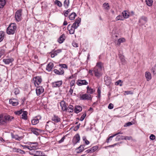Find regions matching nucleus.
Instances as JSON below:
<instances>
[{"label": "nucleus", "mask_w": 156, "mask_h": 156, "mask_svg": "<svg viewBox=\"0 0 156 156\" xmlns=\"http://www.w3.org/2000/svg\"><path fill=\"white\" fill-rule=\"evenodd\" d=\"M132 137L131 136H125V140H132Z\"/></svg>", "instance_id": "052dcab7"}, {"label": "nucleus", "mask_w": 156, "mask_h": 156, "mask_svg": "<svg viewBox=\"0 0 156 156\" xmlns=\"http://www.w3.org/2000/svg\"><path fill=\"white\" fill-rule=\"evenodd\" d=\"M122 82V81L120 80H119L115 83V85H119L120 86H122V84L121 83H120Z\"/></svg>", "instance_id": "6e6d98bb"}, {"label": "nucleus", "mask_w": 156, "mask_h": 156, "mask_svg": "<svg viewBox=\"0 0 156 156\" xmlns=\"http://www.w3.org/2000/svg\"><path fill=\"white\" fill-rule=\"evenodd\" d=\"M27 112L26 111H23L22 113L21 118L24 120H26L27 119Z\"/></svg>", "instance_id": "6ab92c4d"}, {"label": "nucleus", "mask_w": 156, "mask_h": 156, "mask_svg": "<svg viewBox=\"0 0 156 156\" xmlns=\"http://www.w3.org/2000/svg\"><path fill=\"white\" fill-rule=\"evenodd\" d=\"M84 145H81L78 148L79 151H78V153H80L83 151L84 149Z\"/></svg>", "instance_id": "ea45409f"}, {"label": "nucleus", "mask_w": 156, "mask_h": 156, "mask_svg": "<svg viewBox=\"0 0 156 156\" xmlns=\"http://www.w3.org/2000/svg\"><path fill=\"white\" fill-rule=\"evenodd\" d=\"M62 83V80L58 81L52 83V86L53 87H59L60 86Z\"/></svg>", "instance_id": "0eeeda50"}, {"label": "nucleus", "mask_w": 156, "mask_h": 156, "mask_svg": "<svg viewBox=\"0 0 156 156\" xmlns=\"http://www.w3.org/2000/svg\"><path fill=\"white\" fill-rule=\"evenodd\" d=\"M73 108H74L73 105H70L67 108V110L66 112H68L69 113H71L73 111Z\"/></svg>", "instance_id": "c85d7f7f"}, {"label": "nucleus", "mask_w": 156, "mask_h": 156, "mask_svg": "<svg viewBox=\"0 0 156 156\" xmlns=\"http://www.w3.org/2000/svg\"><path fill=\"white\" fill-rule=\"evenodd\" d=\"M80 18H78L77 19H76L75 22L71 26H72V27H73L75 28L76 29L79 26V24L80 23Z\"/></svg>", "instance_id": "1a4fd4ad"}, {"label": "nucleus", "mask_w": 156, "mask_h": 156, "mask_svg": "<svg viewBox=\"0 0 156 156\" xmlns=\"http://www.w3.org/2000/svg\"><path fill=\"white\" fill-rule=\"evenodd\" d=\"M15 149L16 150L15 151H16V152H19L21 154H25V151L23 150H21L20 149L16 148Z\"/></svg>", "instance_id": "37998d69"}, {"label": "nucleus", "mask_w": 156, "mask_h": 156, "mask_svg": "<svg viewBox=\"0 0 156 156\" xmlns=\"http://www.w3.org/2000/svg\"><path fill=\"white\" fill-rule=\"evenodd\" d=\"M77 84L79 86H82L87 85L88 83L85 80H78L77 81Z\"/></svg>", "instance_id": "9b49d317"}, {"label": "nucleus", "mask_w": 156, "mask_h": 156, "mask_svg": "<svg viewBox=\"0 0 156 156\" xmlns=\"http://www.w3.org/2000/svg\"><path fill=\"white\" fill-rule=\"evenodd\" d=\"M80 100H90L92 99L91 95L90 94H80Z\"/></svg>", "instance_id": "f03ea898"}, {"label": "nucleus", "mask_w": 156, "mask_h": 156, "mask_svg": "<svg viewBox=\"0 0 156 156\" xmlns=\"http://www.w3.org/2000/svg\"><path fill=\"white\" fill-rule=\"evenodd\" d=\"M95 68H97L98 69L102 70V64L101 62H98L97 63L96 66Z\"/></svg>", "instance_id": "c756f323"}, {"label": "nucleus", "mask_w": 156, "mask_h": 156, "mask_svg": "<svg viewBox=\"0 0 156 156\" xmlns=\"http://www.w3.org/2000/svg\"><path fill=\"white\" fill-rule=\"evenodd\" d=\"M147 5L149 6H151L152 5L153 1L152 0H146Z\"/></svg>", "instance_id": "473e14b6"}, {"label": "nucleus", "mask_w": 156, "mask_h": 156, "mask_svg": "<svg viewBox=\"0 0 156 156\" xmlns=\"http://www.w3.org/2000/svg\"><path fill=\"white\" fill-rule=\"evenodd\" d=\"M75 83V81L74 80H72L71 81L70 83V86L72 88V87L74 85Z\"/></svg>", "instance_id": "bf43d9fd"}, {"label": "nucleus", "mask_w": 156, "mask_h": 156, "mask_svg": "<svg viewBox=\"0 0 156 156\" xmlns=\"http://www.w3.org/2000/svg\"><path fill=\"white\" fill-rule=\"evenodd\" d=\"M120 135L117 136L115 139V140L116 141H119L120 140Z\"/></svg>", "instance_id": "338daca9"}, {"label": "nucleus", "mask_w": 156, "mask_h": 156, "mask_svg": "<svg viewBox=\"0 0 156 156\" xmlns=\"http://www.w3.org/2000/svg\"><path fill=\"white\" fill-rule=\"evenodd\" d=\"M31 131L34 134L38 135H39L41 131L40 129L37 128H33L31 129Z\"/></svg>", "instance_id": "f3484780"}, {"label": "nucleus", "mask_w": 156, "mask_h": 156, "mask_svg": "<svg viewBox=\"0 0 156 156\" xmlns=\"http://www.w3.org/2000/svg\"><path fill=\"white\" fill-rule=\"evenodd\" d=\"M11 136L12 138L18 140H20L22 138V136H19L17 135H14L13 134H11Z\"/></svg>", "instance_id": "393cba45"}, {"label": "nucleus", "mask_w": 156, "mask_h": 156, "mask_svg": "<svg viewBox=\"0 0 156 156\" xmlns=\"http://www.w3.org/2000/svg\"><path fill=\"white\" fill-rule=\"evenodd\" d=\"M70 11V9H68L66 11H64V12L65 16L66 17L67 16L68 14Z\"/></svg>", "instance_id": "8fccbe9b"}, {"label": "nucleus", "mask_w": 156, "mask_h": 156, "mask_svg": "<svg viewBox=\"0 0 156 156\" xmlns=\"http://www.w3.org/2000/svg\"><path fill=\"white\" fill-rule=\"evenodd\" d=\"M53 66L54 64L52 62H49L48 63L46 69L49 72L50 71L53 67Z\"/></svg>", "instance_id": "4be33fe9"}, {"label": "nucleus", "mask_w": 156, "mask_h": 156, "mask_svg": "<svg viewBox=\"0 0 156 156\" xmlns=\"http://www.w3.org/2000/svg\"><path fill=\"white\" fill-rule=\"evenodd\" d=\"M59 66L60 67V68H62L63 69V68L67 69V66L65 64H59Z\"/></svg>", "instance_id": "49530a36"}, {"label": "nucleus", "mask_w": 156, "mask_h": 156, "mask_svg": "<svg viewBox=\"0 0 156 156\" xmlns=\"http://www.w3.org/2000/svg\"><path fill=\"white\" fill-rule=\"evenodd\" d=\"M69 0H65L64 2V5L66 8H67L69 5Z\"/></svg>", "instance_id": "2f4dec72"}, {"label": "nucleus", "mask_w": 156, "mask_h": 156, "mask_svg": "<svg viewBox=\"0 0 156 156\" xmlns=\"http://www.w3.org/2000/svg\"><path fill=\"white\" fill-rule=\"evenodd\" d=\"M41 119L40 116L35 117L31 120V123L33 125H35L39 122V120Z\"/></svg>", "instance_id": "423d86ee"}, {"label": "nucleus", "mask_w": 156, "mask_h": 156, "mask_svg": "<svg viewBox=\"0 0 156 156\" xmlns=\"http://www.w3.org/2000/svg\"><path fill=\"white\" fill-rule=\"evenodd\" d=\"M141 20H143L145 23H146L147 21V17H146L145 16H143L141 17L139 20V22H140V23L141 22Z\"/></svg>", "instance_id": "e433bc0d"}, {"label": "nucleus", "mask_w": 156, "mask_h": 156, "mask_svg": "<svg viewBox=\"0 0 156 156\" xmlns=\"http://www.w3.org/2000/svg\"><path fill=\"white\" fill-rule=\"evenodd\" d=\"M67 29L69 31V33L70 34H73L75 32V30L76 29L73 27H72V26L70 24H69L68 26Z\"/></svg>", "instance_id": "ddd939ff"}, {"label": "nucleus", "mask_w": 156, "mask_h": 156, "mask_svg": "<svg viewBox=\"0 0 156 156\" xmlns=\"http://www.w3.org/2000/svg\"><path fill=\"white\" fill-rule=\"evenodd\" d=\"M61 120V119L56 115H54L52 118V120L55 123H57L60 122Z\"/></svg>", "instance_id": "2eb2a0df"}, {"label": "nucleus", "mask_w": 156, "mask_h": 156, "mask_svg": "<svg viewBox=\"0 0 156 156\" xmlns=\"http://www.w3.org/2000/svg\"><path fill=\"white\" fill-rule=\"evenodd\" d=\"M76 14L75 12H73L71 13L69 16V18L70 20H73L74 19Z\"/></svg>", "instance_id": "7c9ffc66"}, {"label": "nucleus", "mask_w": 156, "mask_h": 156, "mask_svg": "<svg viewBox=\"0 0 156 156\" xmlns=\"http://www.w3.org/2000/svg\"><path fill=\"white\" fill-rule=\"evenodd\" d=\"M119 57L120 58L123 64L125 63L126 62V61L124 58V56H123L121 53H120V52L119 51Z\"/></svg>", "instance_id": "a878e982"}, {"label": "nucleus", "mask_w": 156, "mask_h": 156, "mask_svg": "<svg viewBox=\"0 0 156 156\" xmlns=\"http://www.w3.org/2000/svg\"><path fill=\"white\" fill-rule=\"evenodd\" d=\"M124 18L123 16L119 15L116 17L115 20L117 21L119 20H124Z\"/></svg>", "instance_id": "4c0bfd02"}, {"label": "nucleus", "mask_w": 156, "mask_h": 156, "mask_svg": "<svg viewBox=\"0 0 156 156\" xmlns=\"http://www.w3.org/2000/svg\"><path fill=\"white\" fill-rule=\"evenodd\" d=\"M32 150L34 149H37L38 148V145H34L31 146Z\"/></svg>", "instance_id": "69168bd1"}, {"label": "nucleus", "mask_w": 156, "mask_h": 156, "mask_svg": "<svg viewBox=\"0 0 156 156\" xmlns=\"http://www.w3.org/2000/svg\"><path fill=\"white\" fill-rule=\"evenodd\" d=\"M23 111L22 110L14 112V113L16 115H19L22 114Z\"/></svg>", "instance_id": "603ef678"}, {"label": "nucleus", "mask_w": 156, "mask_h": 156, "mask_svg": "<svg viewBox=\"0 0 156 156\" xmlns=\"http://www.w3.org/2000/svg\"><path fill=\"white\" fill-rule=\"evenodd\" d=\"M122 14L124 18L126 19L129 17V13L127 11H124L122 12Z\"/></svg>", "instance_id": "b1692460"}, {"label": "nucleus", "mask_w": 156, "mask_h": 156, "mask_svg": "<svg viewBox=\"0 0 156 156\" xmlns=\"http://www.w3.org/2000/svg\"><path fill=\"white\" fill-rule=\"evenodd\" d=\"M145 76L147 81L150 80L151 79V75L149 72H145Z\"/></svg>", "instance_id": "5701e85b"}, {"label": "nucleus", "mask_w": 156, "mask_h": 156, "mask_svg": "<svg viewBox=\"0 0 156 156\" xmlns=\"http://www.w3.org/2000/svg\"><path fill=\"white\" fill-rule=\"evenodd\" d=\"M5 3V0H0V8H3Z\"/></svg>", "instance_id": "72a5a7b5"}, {"label": "nucleus", "mask_w": 156, "mask_h": 156, "mask_svg": "<svg viewBox=\"0 0 156 156\" xmlns=\"http://www.w3.org/2000/svg\"><path fill=\"white\" fill-rule=\"evenodd\" d=\"M125 41V39L124 38H120L118 39L119 42L120 43H121L124 42Z\"/></svg>", "instance_id": "5fc2aeb1"}, {"label": "nucleus", "mask_w": 156, "mask_h": 156, "mask_svg": "<svg viewBox=\"0 0 156 156\" xmlns=\"http://www.w3.org/2000/svg\"><path fill=\"white\" fill-rule=\"evenodd\" d=\"M155 136L153 134H151L150 136V138L152 140H154L155 139Z\"/></svg>", "instance_id": "e2e57ef3"}, {"label": "nucleus", "mask_w": 156, "mask_h": 156, "mask_svg": "<svg viewBox=\"0 0 156 156\" xmlns=\"http://www.w3.org/2000/svg\"><path fill=\"white\" fill-rule=\"evenodd\" d=\"M54 72L56 74L60 75H62L64 73V71L62 68H60L59 70L55 69L54 70Z\"/></svg>", "instance_id": "f8f14e48"}, {"label": "nucleus", "mask_w": 156, "mask_h": 156, "mask_svg": "<svg viewBox=\"0 0 156 156\" xmlns=\"http://www.w3.org/2000/svg\"><path fill=\"white\" fill-rule=\"evenodd\" d=\"M4 119L6 122L7 121H11L12 120L14 119V117L9 115H6L4 116Z\"/></svg>", "instance_id": "a211bd4d"}, {"label": "nucleus", "mask_w": 156, "mask_h": 156, "mask_svg": "<svg viewBox=\"0 0 156 156\" xmlns=\"http://www.w3.org/2000/svg\"><path fill=\"white\" fill-rule=\"evenodd\" d=\"M65 34H63L59 37L58 40V41L59 43L61 44L65 40Z\"/></svg>", "instance_id": "aec40b11"}, {"label": "nucleus", "mask_w": 156, "mask_h": 156, "mask_svg": "<svg viewBox=\"0 0 156 156\" xmlns=\"http://www.w3.org/2000/svg\"><path fill=\"white\" fill-rule=\"evenodd\" d=\"M6 123V121L5 119H4V117L1 120H0V123L1 124H4Z\"/></svg>", "instance_id": "3c124183"}, {"label": "nucleus", "mask_w": 156, "mask_h": 156, "mask_svg": "<svg viewBox=\"0 0 156 156\" xmlns=\"http://www.w3.org/2000/svg\"><path fill=\"white\" fill-rule=\"evenodd\" d=\"M35 151V154L34 155V156H41L42 152L41 151Z\"/></svg>", "instance_id": "c9c22d12"}, {"label": "nucleus", "mask_w": 156, "mask_h": 156, "mask_svg": "<svg viewBox=\"0 0 156 156\" xmlns=\"http://www.w3.org/2000/svg\"><path fill=\"white\" fill-rule=\"evenodd\" d=\"M101 71V70L98 69L97 68H94V76L98 78H100L102 75Z\"/></svg>", "instance_id": "7ed1b4c3"}, {"label": "nucleus", "mask_w": 156, "mask_h": 156, "mask_svg": "<svg viewBox=\"0 0 156 156\" xmlns=\"http://www.w3.org/2000/svg\"><path fill=\"white\" fill-rule=\"evenodd\" d=\"M108 108L109 109H112L113 108V105L112 103H110L108 105Z\"/></svg>", "instance_id": "680f3d73"}, {"label": "nucleus", "mask_w": 156, "mask_h": 156, "mask_svg": "<svg viewBox=\"0 0 156 156\" xmlns=\"http://www.w3.org/2000/svg\"><path fill=\"white\" fill-rule=\"evenodd\" d=\"M103 7L105 9H109V5L108 3H105L103 5Z\"/></svg>", "instance_id": "58836bf2"}, {"label": "nucleus", "mask_w": 156, "mask_h": 156, "mask_svg": "<svg viewBox=\"0 0 156 156\" xmlns=\"http://www.w3.org/2000/svg\"><path fill=\"white\" fill-rule=\"evenodd\" d=\"M80 140V136L78 134H76L74 137L73 141L76 144Z\"/></svg>", "instance_id": "dca6fc26"}, {"label": "nucleus", "mask_w": 156, "mask_h": 156, "mask_svg": "<svg viewBox=\"0 0 156 156\" xmlns=\"http://www.w3.org/2000/svg\"><path fill=\"white\" fill-rule=\"evenodd\" d=\"M62 50L61 49H58L56 50L55 51H54V52L55 55H57L58 54L62 52Z\"/></svg>", "instance_id": "de8ad7c7"}, {"label": "nucleus", "mask_w": 156, "mask_h": 156, "mask_svg": "<svg viewBox=\"0 0 156 156\" xmlns=\"http://www.w3.org/2000/svg\"><path fill=\"white\" fill-rule=\"evenodd\" d=\"M13 60V59L12 58L9 59H4L3 60V62L5 64H9L10 63H12Z\"/></svg>", "instance_id": "412c9836"}, {"label": "nucleus", "mask_w": 156, "mask_h": 156, "mask_svg": "<svg viewBox=\"0 0 156 156\" xmlns=\"http://www.w3.org/2000/svg\"><path fill=\"white\" fill-rule=\"evenodd\" d=\"M9 102L10 104H12V105L14 106L17 105L19 104L18 101L14 99H10Z\"/></svg>", "instance_id": "4468645a"}, {"label": "nucleus", "mask_w": 156, "mask_h": 156, "mask_svg": "<svg viewBox=\"0 0 156 156\" xmlns=\"http://www.w3.org/2000/svg\"><path fill=\"white\" fill-rule=\"evenodd\" d=\"M36 93L37 96L39 95L41 93L44 91V89L41 87H37L36 90Z\"/></svg>", "instance_id": "9d476101"}, {"label": "nucleus", "mask_w": 156, "mask_h": 156, "mask_svg": "<svg viewBox=\"0 0 156 156\" xmlns=\"http://www.w3.org/2000/svg\"><path fill=\"white\" fill-rule=\"evenodd\" d=\"M5 52V50L4 49H2L0 51V59L2 56L4 55Z\"/></svg>", "instance_id": "a19ab883"}, {"label": "nucleus", "mask_w": 156, "mask_h": 156, "mask_svg": "<svg viewBox=\"0 0 156 156\" xmlns=\"http://www.w3.org/2000/svg\"><path fill=\"white\" fill-rule=\"evenodd\" d=\"M60 106L62 109L63 111H66L67 110V107L66 105L65 102L64 101H62L60 103Z\"/></svg>", "instance_id": "6e6552de"}, {"label": "nucleus", "mask_w": 156, "mask_h": 156, "mask_svg": "<svg viewBox=\"0 0 156 156\" xmlns=\"http://www.w3.org/2000/svg\"><path fill=\"white\" fill-rule=\"evenodd\" d=\"M55 4L57 5L59 7H61L62 5V3L58 0H55Z\"/></svg>", "instance_id": "f704fd0d"}, {"label": "nucleus", "mask_w": 156, "mask_h": 156, "mask_svg": "<svg viewBox=\"0 0 156 156\" xmlns=\"http://www.w3.org/2000/svg\"><path fill=\"white\" fill-rule=\"evenodd\" d=\"M98 148V147L97 146H95L91 148V150L92 152L95 151Z\"/></svg>", "instance_id": "09e8293b"}, {"label": "nucleus", "mask_w": 156, "mask_h": 156, "mask_svg": "<svg viewBox=\"0 0 156 156\" xmlns=\"http://www.w3.org/2000/svg\"><path fill=\"white\" fill-rule=\"evenodd\" d=\"M4 33L2 31L0 32V42L2 41L4 38Z\"/></svg>", "instance_id": "79ce46f5"}, {"label": "nucleus", "mask_w": 156, "mask_h": 156, "mask_svg": "<svg viewBox=\"0 0 156 156\" xmlns=\"http://www.w3.org/2000/svg\"><path fill=\"white\" fill-rule=\"evenodd\" d=\"M82 110V108L81 107L79 106H77L75 108L74 111L76 113H78L81 111Z\"/></svg>", "instance_id": "bb28decb"}, {"label": "nucleus", "mask_w": 156, "mask_h": 156, "mask_svg": "<svg viewBox=\"0 0 156 156\" xmlns=\"http://www.w3.org/2000/svg\"><path fill=\"white\" fill-rule=\"evenodd\" d=\"M151 71L153 74H156V64L152 68Z\"/></svg>", "instance_id": "c03bdc74"}, {"label": "nucleus", "mask_w": 156, "mask_h": 156, "mask_svg": "<svg viewBox=\"0 0 156 156\" xmlns=\"http://www.w3.org/2000/svg\"><path fill=\"white\" fill-rule=\"evenodd\" d=\"M133 93L131 91H124V94L125 95H129V94H133Z\"/></svg>", "instance_id": "a18cd8bd"}, {"label": "nucleus", "mask_w": 156, "mask_h": 156, "mask_svg": "<svg viewBox=\"0 0 156 156\" xmlns=\"http://www.w3.org/2000/svg\"><path fill=\"white\" fill-rule=\"evenodd\" d=\"M72 45L74 47H78V44L75 41H73L72 43Z\"/></svg>", "instance_id": "4d7b16f0"}, {"label": "nucleus", "mask_w": 156, "mask_h": 156, "mask_svg": "<svg viewBox=\"0 0 156 156\" xmlns=\"http://www.w3.org/2000/svg\"><path fill=\"white\" fill-rule=\"evenodd\" d=\"M65 139V136H63L62 138V139L60 140H59L58 141V143H61L62 142H63L64 141Z\"/></svg>", "instance_id": "774afa93"}, {"label": "nucleus", "mask_w": 156, "mask_h": 156, "mask_svg": "<svg viewBox=\"0 0 156 156\" xmlns=\"http://www.w3.org/2000/svg\"><path fill=\"white\" fill-rule=\"evenodd\" d=\"M86 115V113H84L81 116L80 118V120L81 121H83L85 118V116Z\"/></svg>", "instance_id": "13d9d810"}, {"label": "nucleus", "mask_w": 156, "mask_h": 156, "mask_svg": "<svg viewBox=\"0 0 156 156\" xmlns=\"http://www.w3.org/2000/svg\"><path fill=\"white\" fill-rule=\"evenodd\" d=\"M34 84L36 86H38L42 81V79L39 76H37L34 79Z\"/></svg>", "instance_id": "39448f33"}, {"label": "nucleus", "mask_w": 156, "mask_h": 156, "mask_svg": "<svg viewBox=\"0 0 156 156\" xmlns=\"http://www.w3.org/2000/svg\"><path fill=\"white\" fill-rule=\"evenodd\" d=\"M16 29V25L15 23H11L7 27L6 33L8 34H14Z\"/></svg>", "instance_id": "f257e3e1"}, {"label": "nucleus", "mask_w": 156, "mask_h": 156, "mask_svg": "<svg viewBox=\"0 0 156 156\" xmlns=\"http://www.w3.org/2000/svg\"><path fill=\"white\" fill-rule=\"evenodd\" d=\"M20 91L18 88H15L14 90V93L15 95H17L19 94Z\"/></svg>", "instance_id": "864d4df0"}, {"label": "nucleus", "mask_w": 156, "mask_h": 156, "mask_svg": "<svg viewBox=\"0 0 156 156\" xmlns=\"http://www.w3.org/2000/svg\"><path fill=\"white\" fill-rule=\"evenodd\" d=\"M94 90L93 89L89 87V86L87 87V93L89 94H88L90 95V94H93L94 92Z\"/></svg>", "instance_id": "cd10ccee"}, {"label": "nucleus", "mask_w": 156, "mask_h": 156, "mask_svg": "<svg viewBox=\"0 0 156 156\" xmlns=\"http://www.w3.org/2000/svg\"><path fill=\"white\" fill-rule=\"evenodd\" d=\"M22 10H17L15 13V18L16 20L19 22L22 19Z\"/></svg>", "instance_id": "20e7f679"}, {"label": "nucleus", "mask_w": 156, "mask_h": 156, "mask_svg": "<svg viewBox=\"0 0 156 156\" xmlns=\"http://www.w3.org/2000/svg\"><path fill=\"white\" fill-rule=\"evenodd\" d=\"M114 136H115L114 135L112 136H110L109 137V138L107 139V141H106L107 142V143H108L109 142L110 140L111 139V140L112 138Z\"/></svg>", "instance_id": "0e129e2a"}]
</instances>
